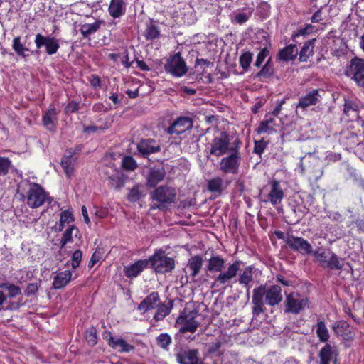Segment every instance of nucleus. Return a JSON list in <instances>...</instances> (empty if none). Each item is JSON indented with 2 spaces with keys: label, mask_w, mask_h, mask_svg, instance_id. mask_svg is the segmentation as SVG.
I'll use <instances>...</instances> for the list:
<instances>
[{
  "label": "nucleus",
  "mask_w": 364,
  "mask_h": 364,
  "mask_svg": "<svg viewBox=\"0 0 364 364\" xmlns=\"http://www.w3.org/2000/svg\"><path fill=\"white\" fill-rule=\"evenodd\" d=\"M39 289V285L37 283H30L25 289V294L27 296L35 295Z\"/></svg>",
  "instance_id": "59"
},
{
  "label": "nucleus",
  "mask_w": 364,
  "mask_h": 364,
  "mask_svg": "<svg viewBox=\"0 0 364 364\" xmlns=\"http://www.w3.org/2000/svg\"><path fill=\"white\" fill-rule=\"evenodd\" d=\"M166 174V171L164 167L150 168L146 177V186L150 188L156 187L158 183L164 179Z\"/></svg>",
  "instance_id": "19"
},
{
  "label": "nucleus",
  "mask_w": 364,
  "mask_h": 364,
  "mask_svg": "<svg viewBox=\"0 0 364 364\" xmlns=\"http://www.w3.org/2000/svg\"><path fill=\"white\" fill-rule=\"evenodd\" d=\"M149 268L156 274L171 273L175 269L176 262L173 257H168L162 249L155 250L154 255L147 259Z\"/></svg>",
  "instance_id": "6"
},
{
  "label": "nucleus",
  "mask_w": 364,
  "mask_h": 364,
  "mask_svg": "<svg viewBox=\"0 0 364 364\" xmlns=\"http://www.w3.org/2000/svg\"><path fill=\"white\" fill-rule=\"evenodd\" d=\"M86 341L87 344L93 347L97 343V330L95 327L91 326L86 331Z\"/></svg>",
  "instance_id": "43"
},
{
  "label": "nucleus",
  "mask_w": 364,
  "mask_h": 364,
  "mask_svg": "<svg viewBox=\"0 0 364 364\" xmlns=\"http://www.w3.org/2000/svg\"><path fill=\"white\" fill-rule=\"evenodd\" d=\"M240 160L239 147H230V154L221 159L220 168L225 173L236 174L238 173Z\"/></svg>",
  "instance_id": "8"
},
{
  "label": "nucleus",
  "mask_w": 364,
  "mask_h": 364,
  "mask_svg": "<svg viewBox=\"0 0 364 364\" xmlns=\"http://www.w3.org/2000/svg\"><path fill=\"white\" fill-rule=\"evenodd\" d=\"M26 194H21V198L26 201L31 208H37L48 202L50 204L53 199L45 189L38 183H28Z\"/></svg>",
  "instance_id": "5"
},
{
  "label": "nucleus",
  "mask_w": 364,
  "mask_h": 364,
  "mask_svg": "<svg viewBox=\"0 0 364 364\" xmlns=\"http://www.w3.org/2000/svg\"><path fill=\"white\" fill-rule=\"evenodd\" d=\"M159 295L156 291L152 292L149 294L139 305L138 309L148 311L151 309H155L159 304Z\"/></svg>",
  "instance_id": "24"
},
{
  "label": "nucleus",
  "mask_w": 364,
  "mask_h": 364,
  "mask_svg": "<svg viewBox=\"0 0 364 364\" xmlns=\"http://www.w3.org/2000/svg\"><path fill=\"white\" fill-rule=\"evenodd\" d=\"M331 256L326 263L327 268L330 269L341 270L343 269V264L341 259L334 252H330Z\"/></svg>",
  "instance_id": "39"
},
{
  "label": "nucleus",
  "mask_w": 364,
  "mask_h": 364,
  "mask_svg": "<svg viewBox=\"0 0 364 364\" xmlns=\"http://www.w3.org/2000/svg\"><path fill=\"white\" fill-rule=\"evenodd\" d=\"M269 50L267 46L263 48L259 53H258L257 56L256 61L254 63V65L259 68L262 63L264 62V59L269 55Z\"/></svg>",
  "instance_id": "50"
},
{
  "label": "nucleus",
  "mask_w": 364,
  "mask_h": 364,
  "mask_svg": "<svg viewBox=\"0 0 364 364\" xmlns=\"http://www.w3.org/2000/svg\"><path fill=\"white\" fill-rule=\"evenodd\" d=\"M241 264L242 262L240 260L235 261L229 264L226 271H223L225 268V259L220 255H213L208 260L205 270L210 272H220L215 278V284H225L237 276Z\"/></svg>",
  "instance_id": "3"
},
{
  "label": "nucleus",
  "mask_w": 364,
  "mask_h": 364,
  "mask_svg": "<svg viewBox=\"0 0 364 364\" xmlns=\"http://www.w3.org/2000/svg\"><path fill=\"white\" fill-rule=\"evenodd\" d=\"M159 143L152 139H142L137 144V150L144 158L161 151Z\"/></svg>",
  "instance_id": "15"
},
{
  "label": "nucleus",
  "mask_w": 364,
  "mask_h": 364,
  "mask_svg": "<svg viewBox=\"0 0 364 364\" xmlns=\"http://www.w3.org/2000/svg\"><path fill=\"white\" fill-rule=\"evenodd\" d=\"M79 109V103L73 100L68 103L65 108V112L66 114L74 113L76 112Z\"/></svg>",
  "instance_id": "60"
},
{
  "label": "nucleus",
  "mask_w": 364,
  "mask_h": 364,
  "mask_svg": "<svg viewBox=\"0 0 364 364\" xmlns=\"http://www.w3.org/2000/svg\"><path fill=\"white\" fill-rule=\"evenodd\" d=\"M297 54L296 46L294 44H291L280 50L278 53V57L282 60L289 61L294 60Z\"/></svg>",
  "instance_id": "30"
},
{
  "label": "nucleus",
  "mask_w": 364,
  "mask_h": 364,
  "mask_svg": "<svg viewBox=\"0 0 364 364\" xmlns=\"http://www.w3.org/2000/svg\"><path fill=\"white\" fill-rule=\"evenodd\" d=\"M146 41H153L160 36L159 28L156 24L153 19H151L150 23L146 25L144 34Z\"/></svg>",
  "instance_id": "31"
},
{
  "label": "nucleus",
  "mask_w": 364,
  "mask_h": 364,
  "mask_svg": "<svg viewBox=\"0 0 364 364\" xmlns=\"http://www.w3.org/2000/svg\"><path fill=\"white\" fill-rule=\"evenodd\" d=\"M103 21L97 20L92 23H85L81 26L80 29L83 38H89L92 34L95 33L100 28Z\"/></svg>",
  "instance_id": "32"
},
{
  "label": "nucleus",
  "mask_w": 364,
  "mask_h": 364,
  "mask_svg": "<svg viewBox=\"0 0 364 364\" xmlns=\"http://www.w3.org/2000/svg\"><path fill=\"white\" fill-rule=\"evenodd\" d=\"M264 299H265V303L270 306L278 305L283 299L281 287L272 285L266 288V285L261 284L253 289L252 311L254 316H258L265 311Z\"/></svg>",
  "instance_id": "1"
},
{
  "label": "nucleus",
  "mask_w": 364,
  "mask_h": 364,
  "mask_svg": "<svg viewBox=\"0 0 364 364\" xmlns=\"http://www.w3.org/2000/svg\"><path fill=\"white\" fill-rule=\"evenodd\" d=\"M72 272L66 270L58 273L53 277V288L54 289H60L65 287L71 280Z\"/></svg>",
  "instance_id": "26"
},
{
  "label": "nucleus",
  "mask_w": 364,
  "mask_h": 364,
  "mask_svg": "<svg viewBox=\"0 0 364 364\" xmlns=\"http://www.w3.org/2000/svg\"><path fill=\"white\" fill-rule=\"evenodd\" d=\"M168 305L169 306H167L164 304H159L157 305L156 307H158V309L154 316V319L156 321L163 320L166 316L170 314L173 306V301H169Z\"/></svg>",
  "instance_id": "36"
},
{
  "label": "nucleus",
  "mask_w": 364,
  "mask_h": 364,
  "mask_svg": "<svg viewBox=\"0 0 364 364\" xmlns=\"http://www.w3.org/2000/svg\"><path fill=\"white\" fill-rule=\"evenodd\" d=\"M337 353L330 343H326L324 346L319 350L318 357L319 358V364H330L331 361L334 358L336 362Z\"/></svg>",
  "instance_id": "21"
},
{
  "label": "nucleus",
  "mask_w": 364,
  "mask_h": 364,
  "mask_svg": "<svg viewBox=\"0 0 364 364\" xmlns=\"http://www.w3.org/2000/svg\"><path fill=\"white\" fill-rule=\"evenodd\" d=\"M207 188L210 192L215 193L216 196L221 195L225 188L223 179L217 176L209 180L207 184Z\"/></svg>",
  "instance_id": "29"
},
{
  "label": "nucleus",
  "mask_w": 364,
  "mask_h": 364,
  "mask_svg": "<svg viewBox=\"0 0 364 364\" xmlns=\"http://www.w3.org/2000/svg\"><path fill=\"white\" fill-rule=\"evenodd\" d=\"M248 20V16L245 13H239L235 16L234 21L239 23L242 24Z\"/></svg>",
  "instance_id": "61"
},
{
  "label": "nucleus",
  "mask_w": 364,
  "mask_h": 364,
  "mask_svg": "<svg viewBox=\"0 0 364 364\" xmlns=\"http://www.w3.org/2000/svg\"><path fill=\"white\" fill-rule=\"evenodd\" d=\"M252 267L249 266L245 267L242 273L240 274L238 282L240 284L244 285L247 288V290H249L250 284L252 282Z\"/></svg>",
  "instance_id": "37"
},
{
  "label": "nucleus",
  "mask_w": 364,
  "mask_h": 364,
  "mask_svg": "<svg viewBox=\"0 0 364 364\" xmlns=\"http://www.w3.org/2000/svg\"><path fill=\"white\" fill-rule=\"evenodd\" d=\"M11 166V161L9 158L0 156V176H6Z\"/></svg>",
  "instance_id": "48"
},
{
  "label": "nucleus",
  "mask_w": 364,
  "mask_h": 364,
  "mask_svg": "<svg viewBox=\"0 0 364 364\" xmlns=\"http://www.w3.org/2000/svg\"><path fill=\"white\" fill-rule=\"evenodd\" d=\"M122 166L127 171H134L138 165L132 156H125L122 159Z\"/></svg>",
  "instance_id": "44"
},
{
  "label": "nucleus",
  "mask_w": 364,
  "mask_h": 364,
  "mask_svg": "<svg viewBox=\"0 0 364 364\" xmlns=\"http://www.w3.org/2000/svg\"><path fill=\"white\" fill-rule=\"evenodd\" d=\"M109 179L112 181L116 182V185H115L116 188H120L121 187H122L124 186V180L120 176H112L109 177Z\"/></svg>",
  "instance_id": "62"
},
{
  "label": "nucleus",
  "mask_w": 364,
  "mask_h": 364,
  "mask_svg": "<svg viewBox=\"0 0 364 364\" xmlns=\"http://www.w3.org/2000/svg\"><path fill=\"white\" fill-rule=\"evenodd\" d=\"M349 328V324L347 321L341 320L334 323L332 329L336 336H343L344 331Z\"/></svg>",
  "instance_id": "46"
},
{
  "label": "nucleus",
  "mask_w": 364,
  "mask_h": 364,
  "mask_svg": "<svg viewBox=\"0 0 364 364\" xmlns=\"http://www.w3.org/2000/svg\"><path fill=\"white\" fill-rule=\"evenodd\" d=\"M210 154L219 157L230 151V138L226 132H222L219 136H215L212 140Z\"/></svg>",
  "instance_id": "10"
},
{
  "label": "nucleus",
  "mask_w": 364,
  "mask_h": 364,
  "mask_svg": "<svg viewBox=\"0 0 364 364\" xmlns=\"http://www.w3.org/2000/svg\"><path fill=\"white\" fill-rule=\"evenodd\" d=\"M164 69L175 77H181L188 71L186 64L179 52L167 59Z\"/></svg>",
  "instance_id": "9"
},
{
  "label": "nucleus",
  "mask_w": 364,
  "mask_h": 364,
  "mask_svg": "<svg viewBox=\"0 0 364 364\" xmlns=\"http://www.w3.org/2000/svg\"><path fill=\"white\" fill-rule=\"evenodd\" d=\"M176 190L168 185H161L155 188L150 193V197L152 200L156 201V203L151 205V209H159L166 210L168 206L176 203Z\"/></svg>",
  "instance_id": "4"
},
{
  "label": "nucleus",
  "mask_w": 364,
  "mask_h": 364,
  "mask_svg": "<svg viewBox=\"0 0 364 364\" xmlns=\"http://www.w3.org/2000/svg\"><path fill=\"white\" fill-rule=\"evenodd\" d=\"M358 106L351 100H346L344 104L343 112L346 115H350V112H357Z\"/></svg>",
  "instance_id": "54"
},
{
  "label": "nucleus",
  "mask_w": 364,
  "mask_h": 364,
  "mask_svg": "<svg viewBox=\"0 0 364 364\" xmlns=\"http://www.w3.org/2000/svg\"><path fill=\"white\" fill-rule=\"evenodd\" d=\"M353 306L354 310H358L360 308H362V314H364V301H361L360 299H356L353 302Z\"/></svg>",
  "instance_id": "64"
},
{
  "label": "nucleus",
  "mask_w": 364,
  "mask_h": 364,
  "mask_svg": "<svg viewBox=\"0 0 364 364\" xmlns=\"http://www.w3.org/2000/svg\"><path fill=\"white\" fill-rule=\"evenodd\" d=\"M156 344L164 350H168V346L172 342V338L169 334L161 333L156 338Z\"/></svg>",
  "instance_id": "41"
},
{
  "label": "nucleus",
  "mask_w": 364,
  "mask_h": 364,
  "mask_svg": "<svg viewBox=\"0 0 364 364\" xmlns=\"http://www.w3.org/2000/svg\"><path fill=\"white\" fill-rule=\"evenodd\" d=\"M35 44L38 50L31 51L28 47L21 42L20 36H16L13 40L12 48L16 55L21 58H26L29 57L32 53H39V49L43 46L46 47V51L48 55H53L57 53L60 48L58 40L55 37L46 36L41 33L36 36Z\"/></svg>",
  "instance_id": "2"
},
{
  "label": "nucleus",
  "mask_w": 364,
  "mask_h": 364,
  "mask_svg": "<svg viewBox=\"0 0 364 364\" xmlns=\"http://www.w3.org/2000/svg\"><path fill=\"white\" fill-rule=\"evenodd\" d=\"M198 315L197 311H191L188 313L186 311H182L176 320L177 323L183 325L179 329V332L181 333L196 332L199 326V323L195 320Z\"/></svg>",
  "instance_id": "11"
},
{
  "label": "nucleus",
  "mask_w": 364,
  "mask_h": 364,
  "mask_svg": "<svg viewBox=\"0 0 364 364\" xmlns=\"http://www.w3.org/2000/svg\"><path fill=\"white\" fill-rule=\"evenodd\" d=\"M203 264V259L199 255L191 257L188 261L187 267L191 270V276L196 277L200 273Z\"/></svg>",
  "instance_id": "28"
},
{
  "label": "nucleus",
  "mask_w": 364,
  "mask_h": 364,
  "mask_svg": "<svg viewBox=\"0 0 364 364\" xmlns=\"http://www.w3.org/2000/svg\"><path fill=\"white\" fill-rule=\"evenodd\" d=\"M104 252L102 249L97 247L92 254L90 261L88 264V267L92 268L97 262H98L103 257Z\"/></svg>",
  "instance_id": "49"
},
{
  "label": "nucleus",
  "mask_w": 364,
  "mask_h": 364,
  "mask_svg": "<svg viewBox=\"0 0 364 364\" xmlns=\"http://www.w3.org/2000/svg\"><path fill=\"white\" fill-rule=\"evenodd\" d=\"M222 346V342L220 341H217L215 343H212L208 350L209 354H214L218 353V356L220 357L223 355V351H220V348Z\"/></svg>",
  "instance_id": "55"
},
{
  "label": "nucleus",
  "mask_w": 364,
  "mask_h": 364,
  "mask_svg": "<svg viewBox=\"0 0 364 364\" xmlns=\"http://www.w3.org/2000/svg\"><path fill=\"white\" fill-rule=\"evenodd\" d=\"M314 27L311 24L306 25L304 28L299 29L296 33L293 34L292 40L296 42V38L300 36H306L312 32Z\"/></svg>",
  "instance_id": "53"
},
{
  "label": "nucleus",
  "mask_w": 364,
  "mask_h": 364,
  "mask_svg": "<svg viewBox=\"0 0 364 364\" xmlns=\"http://www.w3.org/2000/svg\"><path fill=\"white\" fill-rule=\"evenodd\" d=\"M346 171L349 174L350 178L364 190V179L361 177L357 170L349 164H346Z\"/></svg>",
  "instance_id": "40"
},
{
  "label": "nucleus",
  "mask_w": 364,
  "mask_h": 364,
  "mask_svg": "<svg viewBox=\"0 0 364 364\" xmlns=\"http://www.w3.org/2000/svg\"><path fill=\"white\" fill-rule=\"evenodd\" d=\"M192 125L193 123L191 118L180 117L171 124L167 129V132L171 134H181L184 133L187 129H191Z\"/></svg>",
  "instance_id": "16"
},
{
  "label": "nucleus",
  "mask_w": 364,
  "mask_h": 364,
  "mask_svg": "<svg viewBox=\"0 0 364 364\" xmlns=\"http://www.w3.org/2000/svg\"><path fill=\"white\" fill-rule=\"evenodd\" d=\"M175 357L179 364H198L199 350L179 347L175 349Z\"/></svg>",
  "instance_id": "13"
},
{
  "label": "nucleus",
  "mask_w": 364,
  "mask_h": 364,
  "mask_svg": "<svg viewBox=\"0 0 364 364\" xmlns=\"http://www.w3.org/2000/svg\"><path fill=\"white\" fill-rule=\"evenodd\" d=\"M0 289H6L8 290L9 297H15L21 293V288L13 284L2 283L0 284Z\"/></svg>",
  "instance_id": "47"
},
{
  "label": "nucleus",
  "mask_w": 364,
  "mask_h": 364,
  "mask_svg": "<svg viewBox=\"0 0 364 364\" xmlns=\"http://www.w3.org/2000/svg\"><path fill=\"white\" fill-rule=\"evenodd\" d=\"M286 244L291 250L298 252L302 255H309L313 253L312 245L301 237L287 234Z\"/></svg>",
  "instance_id": "12"
},
{
  "label": "nucleus",
  "mask_w": 364,
  "mask_h": 364,
  "mask_svg": "<svg viewBox=\"0 0 364 364\" xmlns=\"http://www.w3.org/2000/svg\"><path fill=\"white\" fill-rule=\"evenodd\" d=\"M68 155L64 156L61 159V166L68 177H70L75 169V163L76 159L73 158V155L76 154L75 151H72V149L66 150Z\"/></svg>",
  "instance_id": "22"
},
{
  "label": "nucleus",
  "mask_w": 364,
  "mask_h": 364,
  "mask_svg": "<svg viewBox=\"0 0 364 364\" xmlns=\"http://www.w3.org/2000/svg\"><path fill=\"white\" fill-rule=\"evenodd\" d=\"M315 41L316 38H313L305 42L299 53L300 61L306 62L309 58L313 55Z\"/></svg>",
  "instance_id": "33"
},
{
  "label": "nucleus",
  "mask_w": 364,
  "mask_h": 364,
  "mask_svg": "<svg viewBox=\"0 0 364 364\" xmlns=\"http://www.w3.org/2000/svg\"><path fill=\"white\" fill-rule=\"evenodd\" d=\"M143 196L144 194L143 192L140 190V186L136 185L130 189L127 195V199L129 202L135 203L139 201Z\"/></svg>",
  "instance_id": "42"
},
{
  "label": "nucleus",
  "mask_w": 364,
  "mask_h": 364,
  "mask_svg": "<svg viewBox=\"0 0 364 364\" xmlns=\"http://www.w3.org/2000/svg\"><path fill=\"white\" fill-rule=\"evenodd\" d=\"M60 220H61V223L68 225L74 221V217L69 210H64L60 213Z\"/></svg>",
  "instance_id": "57"
},
{
  "label": "nucleus",
  "mask_w": 364,
  "mask_h": 364,
  "mask_svg": "<svg viewBox=\"0 0 364 364\" xmlns=\"http://www.w3.org/2000/svg\"><path fill=\"white\" fill-rule=\"evenodd\" d=\"M311 255L315 257L316 261L319 262L322 267L326 268L328 259L325 252H319L318 250L314 251L313 250V253H311Z\"/></svg>",
  "instance_id": "51"
},
{
  "label": "nucleus",
  "mask_w": 364,
  "mask_h": 364,
  "mask_svg": "<svg viewBox=\"0 0 364 364\" xmlns=\"http://www.w3.org/2000/svg\"><path fill=\"white\" fill-rule=\"evenodd\" d=\"M252 56L253 53L250 51H246L240 55L239 60L240 64L245 70H247L250 68L252 60Z\"/></svg>",
  "instance_id": "45"
},
{
  "label": "nucleus",
  "mask_w": 364,
  "mask_h": 364,
  "mask_svg": "<svg viewBox=\"0 0 364 364\" xmlns=\"http://www.w3.org/2000/svg\"><path fill=\"white\" fill-rule=\"evenodd\" d=\"M90 84L94 88L100 87H101L100 78L96 75H92V78L90 80Z\"/></svg>",
  "instance_id": "63"
},
{
  "label": "nucleus",
  "mask_w": 364,
  "mask_h": 364,
  "mask_svg": "<svg viewBox=\"0 0 364 364\" xmlns=\"http://www.w3.org/2000/svg\"><path fill=\"white\" fill-rule=\"evenodd\" d=\"M309 308V300L298 293H291L286 296L284 312L298 314L305 309Z\"/></svg>",
  "instance_id": "7"
},
{
  "label": "nucleus",
  "mask_w": 364,
  "mask_h": 364,
  "mask_svg": "<svg viewBox=\"0 0 364 364\" xmlns=\"http://www.w3.org/2000/svg\"><path fill=\"white\" fill-rule=\"evenodd\" d=\"M275 122L271 114H267L265 119L260 122L259 127L257 128L256 132L257 134H261L262 133H272L276 132V129L274 127Z\"/></svg>",
  "instance_id": "27"
},
{
  "label": "nucleus",
  "mask_w": 364,
  "mask_h": 364,
  "mask_svg": "<svg viewBox=\"0 0 364 364\" xmlns=\"http://www.w3.org/2000/svg\"><path fill=\"white\" fill-rule=\"evenodd\" d=\"M274 73V69L273 63L272 62L271 58H269L260 71L256 74L255 77L259 79H268L273 76Z\"/></svg>",
  "instance_id": "35"
},
{
  "label": "nucleus",
  "mask_w": 364,
  "mask_h": 364,
  "mask_svg": "<svg viewBox=\"0 0 364 364\" xmlns=\"http://www.w3.org/2000/svg\"><path fill=\"white\" fill-rule=\"evenodd\" d=\"M58 112L53 106L44 113L42 119L43 126L50 132H55L58 126Z\"/></svg>",
  "instance_id": "18"
},
{
  "label": "nucleus",
  "mask_w": 364,
  "mask_h": 364,
  "mask_svg": "<svg viewBox=\"0 0 364 364\" xmlns=\"http://www.w3.org/2000/svg\"><path fill=\"white\" fill-rule=\"evenodd\" d=\"M78 232V228L74 225H70L69 228H68L63 234L62 238L60 240V249H63L67 243L72 242L73 235L74 234L75 236L77 237Z\"/></svg>",
  "instance_id": "34"
},
{
  "label": "nucleus",
  "mask_w": 364,
  "mask_h": 364,
  "mask_svg": "<svg viewBox=\"0 0 364 364\" xmlns=\"http://www.w3.org/2000/svg\"><path fill=\"white\" fill-rule=\"evenodd\" d=\"M149 268L147 259H139L131 265L124 266V272L127 277H136L144 269Z\"/></svg>",
  "instance_id": "20"
},
{
  "label": "nucleus",
  "mask_w": 364,
  "mask_h": 364,
  "mask_svg": "<svg viewBox=\"0 0 364 364\" xmlns=\"http://www.w3.org/2000/svg\"><path fill=\"white\" fill-rule=\"evenodd\" d=\"M321 100L320 91L318 90H312L299 98L296 107L306 109L309 106L316 105Z\"/></svg>",
  "instance_id": "17"
},
{
  "label": "nucleus",
  "mask_w": 364,
  "mask_h": 364,
  "mask_svg": "<svg viewBox=\"0 0 364 364\" xmlns=\"http://www.w3.org/2000/svg\"><path fill=\"white\" fill-rule=\"evenodd\" d=\"M126 4L124 0H111L108 11L112 17L117 18L125 14Z\"/></svg>",
  "instance_id": "25"
},
{
  "label": "nucleus",
  "mask_w": 364,
  "mask_h": 364,
  "mask_svg": "<svg viewBox=\"0 0 364 364\" xmlns=\"http://www.w3.org/2000/svg\"><path fill=\"white\" fill-rule=\"evenodd\" d=\"M202 65L208 67L210 65H213V63L206 59L197 58L195 62V67L198 68L200 66L201 71L200 72V75H203V73L205 72V68H202Z\"/></svg>",
  "instance_id": "58"
},
{
  "label": "nucleus",
  "mask_w": 364,
  "mask_h": 364,
  "mask_svg": "<svg viewBox=\"0 0 364 364\" xmlns=\"http://www.w3.org/2000/svg\"><path fill=\"white\" fill-rule=\"evenodd\" d=\"M284 196L283 190L280 188L279 182L274 180L271 182V191L269 193V199L272 205L279 204Z\"/></svg>",
  "instance_id": "23"
},
{
  "label": "nucleus",
  "mask_w": 364,
  "mask_h": 364,
  "mask_svg": "<svg viewBox=\"0 0 364 364\" xmlns=\"http://www.w3.org/2000/svg\"><path fill=\"white\" fill-rule=\"evenodd\" d=\"M267 143L264 139L255 141L254 153L261 155L266 149Z\"/></svg>",
  "instance_id": "56"
},
{
  "label": "nucleus",
  "mask_w": 364,
  "mask_h": 364,
  "mask_svg": "<svg viewBox=\"0 0 364 364\" xmlns=\"http://www.w3.org/2000/svg\"><path fill=\"white\" fill-rule=\"evenodd\" d=\"M82 257V252L80 250H75L71 257V266L73 269H76L80 266Z\"/></svg>",
  "instance_id": "52"
},
{
  "label": "nucleus",
  "mask_w": 364,
  "mask_h": 364,
  "mask_svg": "<svg viewBox=\"0 0 364 364\" xmlns=\"http://www.w3.org/2000/svg\"><path fill=\"white\" fill-rule=\"evenodd\" d=\"M316 334L320 341L326 343L328 341L330 336L323 321H318L316 324Z\"/></svg>",
  "instance_id": "38"
},
{
  "label": "nucleus",
  "mask_w": 364,
  "mask_h": 364,
  "mask_svg": "<svg viewBox=\"0 0 364 364\" xmlns=\"http://www.w3.org/2000/svg\"><path fill=\"white\" fill-rule=\"evenodd\" d=\"M346 74L352 75L353 79L360 85L364 86V60L357 57L350 60Z\"/></svg>",
  "instance_id": "14"
}]
</instances>
